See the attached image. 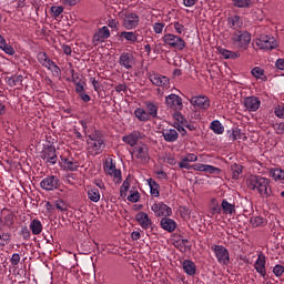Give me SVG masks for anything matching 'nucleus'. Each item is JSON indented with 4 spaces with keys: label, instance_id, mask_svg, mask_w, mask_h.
<instances>
[{
    "label": "nucleus",
    "instance_id": "7ed1b4c3",
    "mask_svg": "<svg viewBox=\"0 0 284 284\" xmlns=\"http://www.w3.org/2000/svg\"><path fill=\"white\" fill-rule=\"evenodd\" d=\"M103 150H105V142L99 132H94L87 136V151L91 156H98Z\"/></svg>",
    "mask_w": 284,
    "mask_h": 284
},
{
    "label": "nucleus",
    "instance_id": "6e6d98bb",
    "mask_svg": "<svg viewBox=\"0 0 284 284\" xmlns=\"http://www.w3.org/2000/svg\"><path fill=\"white\" fill-rule=\"evenodd\" d=\"M11 265H19L21 263V255L19 253H14L10 258Z\"/></svg>",
    "mask_w": 284,
    "mask_h": 284
},
{
    "label": "nucleus",
    "instance_id": "ea45409f",
    "mask_svg": "<svg viewBox=\"0 0 284 284\" xmlns=\"http://www.w3.org/2000/svg\"><path fill=\"white\" fill-rule=\"evenodd\" d=\"M230 141H239L241 139H245V134H243V132H241V129L235 128L232 129V133L230 134Z\"/></svg>",
    "mask_w": 284,
    "mask_h": 284
},
{
    "label": "nucleus",
    "instance_id": "f257e3e1",
    "mask_svg": "<svg viewBox=\"0 0 284 284\" xmlns=\"http://www.w3.org/2000/svg\"><path fill=\"white\" fill-rule=\"evenodd\" d=\"M246 185L248 190L258 192L261 196H270L272 194V187L270 186V179L267 178H263L258 175H250L246 180Z\"/></svg>",
    "mask_w": 284,
    "mask_h": 284
},
{
    "label": "nucleus",
    "instance_id": "dca6fc26",
    "mask_svg": "<svg viewBox=\"0 0 284 284\" xmlns=\"http://www.w3.org/2000/svg\"><path fill=\"white\" fill-rule=\"evenodd\" d=\"M149 78L153 85L162 88H168V85H170V78L162 75L161 73H151Z\"/></svg>",
    "mask_w": 284,
    "mask_h": 284
},
{
    "label": "nucleus",
    "instance_id": "9b49d317",
    "mask_svg": "<svg viewBox=\"0 0 284 284\" xmlns=\"http://www.w3.org/2000/svg\"><path fill=\"white\" fill-rule=\"evenodd\" d=\"M140 21L139 14L134 12L126 13L123 18V28H125V30H134L139 28Z\"/></svg>",
    "mask_w": 284,
    "mask_h": 284
},
{
    "label": "nucleus",
    "instance_id": "79ce46f5",
    "mask_svg": "<svg viewBox=\"0 0 284 284\" xmlns=\"http://www.w3.org/2000/svg\"><path fill=\"white\" fill-rule=\"evenodd\" d=\"M220 54L223 59H236L239 57L236 52L230 51L227 49H220Z\"/></svg>",
    "mask_w": 284,
    "mask_h": 284
},
{
    "label": "nucleus",
    "instance_id": "cd10ccee",
    "mask_svg": "<svg viewBox=\"0 0 284 284\" xmlns=\"http://www.w3.org/2000/svg\"><path fill=\"white\" fill-rule=\"evenodd\" d=\"M221 209L223 214H226L229 216H232L234 214V212H236V206L230 202H227V200H223L221 203Z\"/></svg>",
    "mask_w": 284,
    "mask_h": 284
},
{
    "label": "nucleus",
    "instance_id": "13d9d810",
    "mask_svg": "<svg viewBox=\"0 0 284 284\" xmlns=\"http://www.w3.org/2000/svg\"><path fill=\"white\" fill-rule=\"evenodd\" d=\"M173 27L178 34H183V32L185 31V26L181 24L180 22H174Z\"/></svg>",
    "mask_w": 284,
    "mask_h": 284
},
{
    "label": "nucleus",
    "instance_id": "ddd939ff",
    "mask_svg": "<svg viewBox=\"0 0 284 284\" xmlns=\"http://www.w3.org/2000/svg\"><path fill=\"white\" fill-rule=\"evenodd\" d=\"M40 186L42 187V190H47L48 192H50L52 190H57V187H59V178H57L54 175L44 178L40 182Z\"/></svg>",
    "mask_w": 284,
    "mask_h": 284
},
{
    "label": "nucleus",
    "instance_id": "4be33fe9",
    "mask_svg": "<svg viewBox=\"0 0 284 284\" xmlns=\"http://www.w3.org/2000/svg\"><path fill=\"white\" fill-rule=\"evenodd\" d=\"M135 60H134V55H132V53H122L120 55V65H122V68H125V70H132V68L134 67Z\"/></svg>",
    "mask_w": 284,
    "mask_h": 284
},
{
    "label": "nucleus",
    "instance_id": "8fccbe9b",
    "mask_svg": "<svg viewBox=\"0 0 284 284\" xmlns=\"http://www.w3.org/2000/svg\"><path fill=\"white\" fill-rule=\"evenodd\" d=\"M54 204L57 210H60V212H68V204H65L63 200H57Z\"/></svg>",
    "mask_w": 284,
    "mask_h": 284
},
{
    "label": "nucleus",
    "instance_id": "e2e57ef3",
    "mask_svg": "<svg viewBox=\"0 0 284 284\" xmlns=\"http://www.w3.org/2000/svg\"><path fill=\"white\" fill-rule=\"evenodd\" d=\"M199 3V0H183L184 8H194Z\"/></svg>",
    "mask_w": 284,
    "mask_h": 284
},
{
    "label": "nucleus",
    "instance_id": "774afa93",
    "mask_svg": "<svg viewBox=\"0 0 284 284\" xmlns=\"http://www.w3.org/2000/svg\"><path fill=\"white\" fill-rule=\"evenodd\" d=\"M275 65H276L277 70L284 71V59H277Z\"/></svg>",
    "mask_w": 284,
    "mask_h": 284
},
{
    "label": "nucleus",
    "instance_id": "aec40b11",
    "mask_svg": "<svg viewBox=\"0 0 284 284\" xmlns=\"http://www.w3.org/2000/svg\"><path fill=\"white\" fill-rule=\"evenodd\" d=\"M195 172H205L206 174H221V169L210 164H194Z\"/></svg>",
    "mask_w": 284,
    "mask_h": 284
},
{
    "label": "nucleus",
    "instance_id": "a18cd8bd",
    "mask_svg": "<svg viewBox=\"0 0 284 284\" xmlns=\"http://www.w3.org/2000/svg\"><path fill=\"white\" fill-rule=\"evenodd\" d=\"M51 12L54 19H59L60 14H63V6L51 7Z\"/></svg>",
    "mask_w": 284,
    "mask_h": 284
},
{
    "label": "nucleus",
    "instance_id": "6ab92c4d",
    "mask_svg": "<svg viewBox=\"0 0 284 284\" xmlns=\"http://www.w3.org/2000/svg\"><path fill=\"white\" fill-rule=\"evenodd\" d=\"M135 221L143 230H150L152 227V219L145 212H139L135 215Z\"/></svg>",
    "mask_w": 284,
    "mask_h": 284
},
{
    "label": "nucleus",
    "instance_id": "c9c22d12",
    "mask_svg": "<svg viewBox=\"0 0 284 284\" xmlns=\"http://www.w3.org/2000/svg\"><path fill=\"white\" fill-rule=\"evenodd\" d=\"M210 129L214 132V134H223V132H225V126H223L219 120L211 122Z\"/></svg>",
    "mask_w": 284,
    "mask_h": 284
},
{
    "label": "nucleus",
    "instance_id": "c85d7f7f",
    "mask_svg": "<svg viewBox=\"0 0 284 284\" xmlns=\"http://www.w3.org/2000/svg\"><path fill=\"white\" fill-rule=\"evenodd\" d=\"M162 134L164 140L169 143H174V141L179 139V133L174 129H165Z\"/></svg>",
    "mask_w": 284,
    "mask_h": 284
},
{
    "label": "nucleus",
    "instance_id": "5fc2aeb1",
    "mask_svg": "<svg viewBox=\"0 0 284 284\" xmlns=\"http://www.w3.org/2000/svg\"><path fill=\"white\" fill-rule=\"evenodd\" d=\"M273 274L275 275V276H283V274H284V266L283 265H275L274 267H273Z\"/></svg>",
    "mask_w": 284,
    "mask_h": 284
},
{
    "label": "nucleus",
    "instance_id": "9d476101",
    "mask_svg": "<svg viewBox=\"0 0 284 284\" xmlns=\"http://www.w3.org/2000/svg\"><path fill=\"white\" fill-rule=\"evenodd\" d=\"M151 210L155 216H172V207L168 206L163 202H155L151 205Z\"/></svg>",
    "mask_w": 284,
    "mask_h": 284
},
{
    "label": "nucleus",
    "instance_id": "20e7f679",
    "mask_svg": "<svg viewBox=\"0 0 284 284\" xmlns=\"http://www.w3.org/2000/svg\"><path fill=\"white\" fill-rule=\"evenodd\" d=\"M231 40L233 41V45L239 48V50H247L250 41H252V33L237 30L232 34Z\"/></svg>",
    "mask_w": 284,
    "mask_h": 284
},
{
    "label": "nucleus",
    "instance_id": "4468645a",
    "mask_svg": "<svg viewBox=\"0 0 284 284\" xmlns=\"http://www.w3.org/2000/svg\"><path fill=\"white\" fill-rule=\"evenodd\" d=\"M190 102L194 108H199L200 110H207L210 108V99L205 95L192 97Z\"/></svg>",
    "mask_w": 284,
    "mask_h": 284
},
{
    "label": "nucleus",
    "instance_id": "473e14b6",
    "mask_svg": "<svg viewBox=\"0 0 284 284\" xmlns=\"http://www.w3.org/2000/svg\"><path fill=\"white\" fill-rule=\"evenodd\" d=\"M134 115L136 116V119H139V121H150L152 119L150 116V113H148V110L141 108H138L134 111Z\"/></svg>",
    "mask_w": 284,
    "mask_h": 284
},
{
    "label": "nucleus",
    "instance_id": "f03ea898",
    "mask_svg": "<svg viewBox=\"0 0 284 284\" xmlns=\"http://www.w3.org/2000/svg\"><path fill=\"white\" fill-rule=\"evenodd\" d=\"M120 194L130 203H139L141 200V193H139V189L136 187V184H134V180L131 178H126L124 180L120 187Z\"/></svg>",
    "mask_w": 284,
    "mask_h": 284
},
{
    "label": "nucleus",
    "instance_id": "393cba45",
    "mask_svg": "<svg viewBox=\"0 0 284 284\" xmlns=\"http://www.w3.org/2000/svg\"><path fill=\"white\" fill-rule=\"evenodd\" d=\"M227 27L231 28V30L239 31L243 28V19L241 16H231L227 18Z\"/></svg>",
    "mask_w": 284,
    "mask_h": 284
},
{
    "label": "nucleus",
    "instance_id": "2eb2a0df",
    "mask_svg": "<svg viewBox=\"0 0 284 284\" xmlns=\"http://www.w3.org/2000/svg\"><path fill=\"white\" fill-rule=\"evenodd\" d=\"M38 61L43 68H47V70H53L54 72H57V70L59 69L57 64L52 60H50L45 52L38 53Z\"/></svg>",
    "mask_w": 284,
    "mask_h": 284
},
{
    "label": "nucleus",
    "instance_id": "c756f323",
    "mask_svg": "<svg viewBox=\"0 0 284 284\" xmlns=\"http://www.w3.org/2000/svg\"><path fill=\"white\" fill-rule=\"evenodd\" d=\"M29 227L34 236H39L43 232V224L37 219L31 221Z\"/></svg>",
    "mask_w": 284,
    "mask_h": 284
},
{
    "label": "nucleus",
    "instance_id": "6e6552de",
    "mask_svg": "<svg viewBox=\"0 0 284 284\" xmlns=\"http://www.w3.org/2000/svg\"><path fill=\"white\" fill-rule=\"evenodd\" d=\"M256 45L261 50H274V48H277L278 42H276V38L272 36H260V38L256 40Z\"/></svg>",
    "mask_w": 284,
    "mask_h": 284
},
{
    "label": "nucleus",
    "instance_id": "052dcab7",
    "mask_svg": "<svg viewBox=\"0 0 284 284\" xmlns=\"http://www.w3.org/2000/svg\"><path fill=\"white\" fill-rule=\"evenodd\" d=\"M273 128L276 134H284V123H275L273 124Z\"/></svg>",
    "mask_w": 284,
    "mask_h": 284
},
{
    "label": "nucleus",
    "instance_id": "412c9836",
    "mask_svg": "<svg viewBox=\"0 0 284 284\" xmlns=\"http://www.w3.org/2000/svg\"><path fill=\"white\" fill-rule=\"evenodd\" d=\"M42 159L50 165H54L58 161L57 159V150L53 146L44 149L42 153Z\"/></svg>",
    "mask_w": 284,
    "mask_h": 284
},
{
    "label": "nucleus",
    "instance_id": "1a4fd4ad",
    "mask_svg": "<svg viewBox=\"0 0 284 284\" xmlns=\"http://www.w3.org/2000/svg\"><path fill=\"white\" fill-rule=\"evenodd\" d=\"M132 156L133 159H138L140 163H148V161H150V152L148 145L139 144L138 146H135L133 149Z\"/></svg>",
    "mask_w": 284,
    "mask_h": 284
},
{
    "label": "nucleus",
    "instance_id": "bf43d9fd",
    "mask_svg": "<svg viewBox=\"0 0 284 284\" xmlns=\"http://www.w3.org/2000/svg\"><path fill=\"white\" fill-rule=\"evenodd\" d=\"M83 90H85V82H83V81L77 82L75 83V92H78V94H83Z\"/></svg>",
    "mask_w": 284,
    "mask_h": 284
},
{
    "label": "nucleus",
    "instance_id": "a211bd4d",
    "mask_svg": "<svg viewBox=\"0 0 284 284\" xmlns=\"http://www.w3.org/2000/svg\"><path fill=\"white\" fill-rule=\"evenodd\" d=\"M265 254L258 253L257 258L254 263V270L257 272V274L262 275L263 278H265L267 271L265 270Z\"/></svg>",
    "mask_w": 284,
    "mask_h": 284
},
{
    "label": "nucleus",
    "instance_id": "f3484780",
    "mask_svg": "<svg viewBox=\"0 0 284 284\" xmlns=\"http://www.w3.org/2000/svg\"><path fill=\"white\" fill-rule=\"evenodd\" d=\"M244 108L247 112H256L261 108V100L254 95L244 99Z\"/></svg>",
    "mask_w": 284,
    "mask_h": 284
},
{
    "label": "nucleus",
    "instance_id": "69168bd1",
    "mask_svg": "<svg viewBox=\"0 0 284 284\" xmlns=\"http://www.w3.org/2000/svg\"><path fill=\"white\" fill-rule=\"evenodd\" d=\"M62 50H63L64 54H67V57H70V54H72V47H70L68 44H63Z\"/></svg>",
    "mask_w": 284,
    "mask_h": 284
},
{
    "label": "nucleus",
    "instance_id": "603ef678",
    "mask_svg": "<svg viewBox=\"0 0 284 284\" xmlns=\"http://www.w3.org/2000/svg\"><path fill=\"white\" fill-rule=\"evenodd\" d=\"M4 224L8 227H11V225H14V214L9 213L4 216Z\"/></svg>",
    "mask_w": 284,
    "mask_h": 284
},
{
    "label": "nucleus",
    "instance_id": "49530a36",
    "mask_svg": "<svg viewBox=\"0 0 284 284\" xmlns=\"http://www.w3.org/2000/svg\"><path fill=\"white\" fill-rule=\"evenodd\" d=\"M219 214H221V207L219 206H213L207 216H210V219H219Z\"/></svg>",
    "mask_w": 284,
    "mask_h": 284
},
{
    "label": "nucleus",
    "instance_id": "680f3d73",
    "mask_svg": "<svg viewBox=\"0 0 284 284\" xmlns=\"http://www.w3.org/2000/svg\"><path fill=\"white\" fill-rule=\"evenodd\" d=\"M174 119H175V121H178V123H180V125H182V128L187 122V121H185V118H183V114H181V113H175Z\"/></svg>",
    "mask_w": 284,
    "mask_h": 284
},
{
    "label": "nucleus",
    "instance_id": "b1692460",
    "mask_svg": "<svg viewBox=\"0 0 284 284\" xmlns=\"http://www.w3.org/2000/svg\"><path fill=\"white\" fill-rule=\"evenodd\" d=\"M128 41L131 45H134V43H139V32L136 31H122L120 33V41Z\"/></svg>",
    "mask_w": 284,
    "mask_h": 284
},
{
    "label": "nucleus",
    "instance_id": "0eeeda50",
    "mask_svg": "<svg viewBox=\"0 0 284 284\" xmlns=\"http://www.w3.org/2000/svg\"><path fill=\"white\" fill-rule=\"evenodd\" d=\"M212 252H214L215 257L217 258V263L221 265H230V252L223 245H213L211 247Z\"/></svg>",
    "mask_w": 284,
    "mask_h": 284
},
{
    "label": "nucleus",
    "instance_id": "c03bdc74",
    "mask_svg": "<svg viewBox=\"0 0 284 284\" xmlns=\"http://www.w3.org/2000/svg\"><path fill=\"white\" fill-rule=\"evenodd\" d=\"M0 50H2V52H4L6 54H9V57H14L16 54L14 48L8 44V42L0 47Z\"/></svg>",
    "mask_w": 284,
    "mask_h": 284
},
{
    "label": "nucleus",
    "instance_id": "a19ab883",
    "mask_svg": "<svg viewBox=\"0 0 284 284\" xmlns=\"http://www.w3.org/2000/svg\"><path fill=\"white\" fill-rule=\"evenodd\" d=\"M148 183H149V186H150L151 196L159 197V195H160L159 184H156V182H154V180H152V179H149Z\"/></svg>",
    "mask_w": 284,
    "mask_h": 284
},
{
    "label": "nucleus",
    "instance_id": "4d7b16f0",
    "mask_svg": "<svg viewBox=\"0 0 284 284\" xmlns=\"http://www.w3.org/2000/svg\"><path fill=\"white\" fill-rule=\"evenodd\" d=\"M187 163H195V161H199V156L194 153H189L186 156L183 158Z\"/></svg>",
    "mask_w": 284,
    "mask_h": 284
},
{
    "label": "nucleus",
    "instance_id": "37998d69",
    "mask_svg": "<svg viewBox=\"0 0 284 284\" xmlns=\"http://www.w3.org/2000/svg\"><path fill=\"white\" fill-rule=\"evenodd\" d=\"M10 239H12V235L10 233H1L0 234V247H6L10 243Z\"/></svg>",
    "mask_w": 284,
    "mask_h": 284
},
{
    "label": "nucleus",
    "instance_id": "72a5a7b5",
    "mask_svg": "<svg viewBox=\"0 0 284 284\" xmlns=\"http://www.w3.org/2000/svg\"><path fill=\"white\" fill-rule=\"evenodd\" d=\"M234 8L247 9L254 6V0H231Z\"/></svg>",
    "mask_w": 284,
    "mask_h": 284
},
{
    "label": "nucleus",
    "instance_id": "0e129e2a",
    "mask_svg": "<svg viewBox=\"0 0 284 284\" xmlns=\"http://www.w3.org/2000/svg\"><path fill=\"white\" fill-rule=\"evenodd\" d=\"M108 26H109V28L115 29V28L119 27V20H116V19H109Z\"/></svg>",
    "mask_w": 284,
    "mask_h": 284
},
{
    "label": "nucleus",
    "instance_id": "58836bf2",
    "mask_svg": "<svg viewBox=\"0 0 284 284\" xmlns=\"http://www.w3.org/2000/svg\"><path fill=\"white\" fill-rule=\"evenodd\" d=\"M231 172H232V179L237 181V179H241V174H243V166L239 164H233L231 166Z\"/></svg>",
    "mask_w": 284,
    "mask_h": 284
},
{
    "label": "nucleus",
    "instance_id": "7c9ffc66",
    "mask_svg": "<svg viewBox=\"0 0 284 284\" xmlns=\"http://www.w3.org/2000/svg\"><path fill=\"white\" fill-rule=\"evenodd\" d=\"M182 265L185 274L189 276H194V274H196V264H194V262L186 260Z\"/></svg>",
    "mask_w": 284,
    "mask_h": 284
},
{
    "label": "nucleus",
    "instance_id": "423d86ee",
    "mask_svg": "<svg viewBox=\"0 0 284 284\" xmlns=\"http://www.w3.org/2000/svg\"><path fill=\"white\" fill-rule=\"evenodd\" d=\"M162 41L170 48H174V50H185V40L179 36L166 33L163 36Z\"/></svg>",
    "mask_w": 284,
    "mask_h": 284
},
{
    "label": "nucleus",
    "instance_id": "2f4dec72",
    "mask_svg": "<svg viewBox=\"0 0 284 284\" xmlns=\"http://www.w3.org/2000/svg\"><path fill=\"white\" fill-rule=\"evenodd\" d=\"M145 110L151 119H156V114H159V106H156L154 102H146Z\"/></svg>",
    "mask_w": 284,
    "mask_h": 284
},
{
    "label": "nucleus",
    "instance_id": "de8ad7c7",
    "mask_svg": "<svg viewBox=\"0 0 284 284\" xmlns=\"http://www.w3.org/2000/svg\"><path fill=\"white\" fill-rule=\"evenodd\" d=\"M180 214L183 217L184 221H190V216L192 214V211L185 206L181 207Z\"/></svg>",
    "mask_w": 284,
    "mask_h": 284
},
{
    "label": "nucleus",
    "instance_id": "338daca9",
    "mask_svg": "<svg viewBox=\"0 0 284 284\" xmlns=\"http://www.w3.org/2000/svg\"><path fill=\"white\" fill-rule=\"evenodd\" d=\"M81 0H61L64 6H77Z\"/></svg>",
    "mask_w": 284,
    "mask_h": 284
},
{
    "label": "nucleus",
    "instance_id": "3c124183",
    "mask_svg": "<svg viewBox=\"0 0 284 284\" xmlns=\"http://www.w3.org/2000/svg\"><path fill=\"white\" fill-rule=\"evenodd\" d=\"M274 113L278 119H284V104L276 105Z\"/></svg>",
    "mask_w": 284,
    "mask_h": 284
},
{
    "label": "nucleus",
    "instance_id": "4c0bfd02",
    "mask_svg": "<svg viewBox=\"0 0 284 284\" xmlns=\"http://www.w3.org/2000/svg\"><path fill=\"white\" fill-rule=\"evenodd\" d=\"M270 176L274 179V181H284V170L283 169H271Z\"/></svg>",
    "mask_w": 284,
    "mask_h": 284
},
{
    "label": "nucleus",
    "instance_id": "bb28decb",
    "mask_svg": "<svg viewBox=\"0 0 284 284\" xmlns=\"http://www.w3.org/2000/svg\"><path fill=\"white\" fill-rule=\"evenodd\" d=\"M161 227L166 232H174L176 230V222L172 219L163 217L161 220Z\"/></svg>",
    "mask_w": 284,
    "mask_h": 284
},
{
    "label": "nucleus",
    "instance_id": "5701e85b",
    "mask_svg": "<svg viewBox=\"0 0 284 284\" xmlns=\"http://www.w3.org/2000/svg\"><path fill=\"white\" fill-rule=\"evenodd\" d=\"M105 39H110V29L108 27H102L98 32L93 36V43L98 45V43H103Z\"/></svg>",
    "mask_w": 284,
    "mask_h": 284
},
{
    "label": "nucleus",
    "instance_id": "e433bc0d",
    "mask_svg": "<svg viewBox=\"0 0 284 284\" xmlns=\"http://www.w3.org/2000/svg\"><path fill=\"white\" fill-rule=\"evenodd\" d=\"M88 199L92 201V203H99L101 201V193L99 189H90L88 191Z\"/></svg>",
    "mask_w": 284,
    "mask_h": 284
},
{
    "label": "nucleus",
    "instance_id": "f8f14e48",
    "mask_svg": "<svg viewBox=\"0 0 284 284\" xmlns=\"http://www.w3.org/2000/svg\"><path fill=\"white\" fill-rule=\"evenodd\" d=\"M165 105L170 110H183V100L176 94H170L165 98Z\"/></svg>",
    "mask_w": 284,
    "mask_h": 284
},
{
    "label": "nucleus",
    "instance_id": "864d4df0",
    "mask_svg": "<svg viewBox=\"0 0 284 284\" xmlns=\"http://www.w3.org/2000/svg\"><path fill=\"white\" fill-rule=\"evenodd\" d=\"M163 28H165V23L163 22H156L153 24V30L155 34H161L163 32Z\"/></svg>",
    "mask_w": 284,
    "mask_h": 284
},
{
    "label": "nucleus",
    "instance_id": "09e8293b",
    "mask_svg": "<svg viewBox=\"0 0 284 284\" xmlns=\"http://www.w3.org/2000/svg\"><path fill=\"white\" fill-rule=\"evenodd\" d=\"M263 223H265V220L261 216H253L251 219V224L253 225V227H258L263 225Z\"/></svg>",
    "mask_w": 284,
    "mask_h": 284
},
{
    "label": "nucleus",
    "instance_id": "f704fd0d",
    "mask_svg": "<svg viewBox=\"0 0 284 284\" xmlns=\"http://www.w3.org/2000/svg\"><path fill=\"white\" fill-rule=\"evenodd\" d=\"M61 166L64 169V170H77V168H79V164H77V162L70 160V159H65V158H62L61 159Z\"/></svg>",
    "mask_w": 284,
    "mask_h": 284
},
{
    "label": "nucleus",
    "instance_id": "39448f33",
    "mask_svg": "<svg viewBox=\"0 0 284 284\" xmlns=\"http://www.w3.org/2000/svg\"><path fill=\"white\" fill-rule=\"evenodd\" d=\"M103 170L115 183H121V170L116 169V163L112 158L105 159Z\"/></svg>",
    "mask_w": 284,
    "mask_h": 284
},
{
    "label": "nucleus",
    "instance_id": "a878e982",
    "mask_svg": "<svg viewBox=\"0 0 284 284\" xmlns=\"http://www.w3.org/2000/svg\"><path fill=\"white\" fill-rule=\"evenodd\" d=\"M139 139H141V133H139L138 131H133L132 133L124 135L122 138V141L123 143H126L131 148H134V145L139 143Z\"/></svg>",
    "mask_w": 284,
    "mask_h": 284
}]
</instances>
